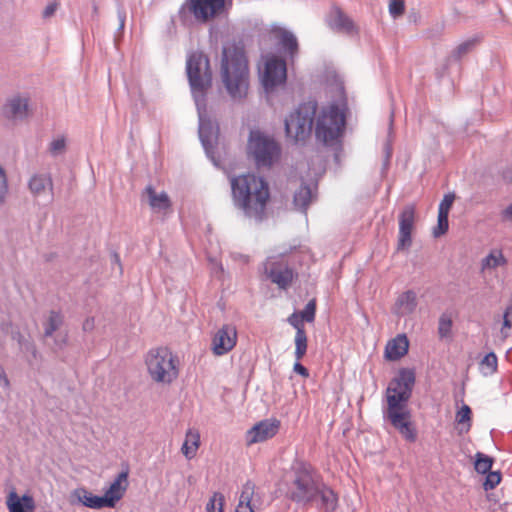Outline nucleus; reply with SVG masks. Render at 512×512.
I'll return each mask as SVG.
<instances>
[{
  "instance_id": "57",
  "label": "nucleus",
  "mask_w": 512,
  "mask_h": 512,
  "mask_svg": "<svg viewBox=\"0 0 512 512\" xmlns=\"http://www.w3.org/2000/svg\"><path fill=\"white\" fill-rule=\"evenodd\" d=\"M97 10H98L97 6H96V5H93V12H94V13H97Z\"/></svg>"
},
{
  "instance_id": "35",
  "label": "nucleus",
  "mask_w": 512,
  "mask_h": 512,
  "mask_svg": "<svg viewBox=\"0 0 512 512\" xmlns=\"http://www.w3.org/2000/svg\"><path fill=\"white\" fill-rule=\"evenodd\" d=\"M307 341H308V339H307L306 331L295 334L294 355H295L296 360H301L305 356V354L307 352Z\"/></svg>"
},
{
  "instance_id": "16",
  "label": "nucleus",
  "mask_w": 512,
  "mask_h": 512,
  "mask_svg": "<svg viewBox=\"0 0 512 512\" xmlns=\"http://www.w3.org/2000/svg\"><path fill=\"white\" fill-rule=\"evenodd\" d=\"M29 99L20 94L8 98L2 107V115L9 120H23L27 116Z\"/></svg>"
},
{
  "instance_id": "18",
  "label": "nucleus",
  "mask_w": 512,
  "mask_h": 512,
  "mask_svg": "<svg viewBox=\"0 0 512 512\" xmlns=\"http://www.w3.org/2000/svg\"><path fill=\"white\" fill-rule=\"evenodd\" d=\"M265 271L271 282L281 289H286L294 278L293 270L290 267H281L276 263H272L270 268L266 267Z\"/></svg>"
},
{
  "instance_id": "54",
  "label": "nucleus",
  "mask_w": 512,
  "mask_h": 512,
  "mask_svg": "<svg viewBox=\"0 0 512 512\" xmlns=\"http://www.w3.org/2000/svg\"><path fill=\"white\" fill-rule=\"evenodd\" d=\"M235 512H254L252 506H237Z\"/></svg>"
},
{
  "instance_id": "2",
  "label": "nucleus",
  "mask_w": 512,
  "mask_h": 512,
  "mask_svg": "<svg viewBox=\"0 0 512 512\" xmlns=\"http://www.w3.org/2000/svg\"><path fill=\"white\" fill-rule=\"evenodd\" d=\"M186 74L198 114V134L207 158L220 167L217 154L219 125L211 120L207 111V93L212 87L210 60L203 52L190 53L186 61Z\"/></svg>"
},
{
  "instance_id": "5",
  "label": "nucleus",
  "mask_w": 512,
  "mask_h": 512,
  "mask_svg": "<svg viewBox=\"0 0 512 512\" xmlns=\"http://www.w3.org/2000/svg\"><path fill=\"white\" fill-rule=\"evenodd\" d=\"M221 78L230 97H246L249 86L248 61L243 46L229 42L222 48Z\"/></svg>"
},
{
  "instance_id": "50",
  "label": "nucleus",
  "mask_w": 512,
  "mask_h": 512,
  "mask_svg": "<svg viewBox=\"0 0 512 512\" xmlns=\"http://www.w3.org/2000/svg\"><path fill=\"white\" fill-rule=\"evenodd\" d=\"M57 9V4L56 3H50L46 6V8L44 9L43 11V18H49L51 17L55 11Z\"/></svg>"
},
{
  "instance_id": "46",
  "label": "nucleus",
  "mask_w": 512,
  "mask_h": 512,
  "mask_svg": "<svg viewBox=\"0 0 512 512\" xmlns=\"http://www.w3.org/2000/svg\"><path fill=\"white\" fill-rule=\"evenodd\" d=\"M405 4L403 0H390L389 13L393 18H397L404 13Z\"/></svg>"
},
{
  "instance_id": "23",
  "label": "nucleus",
  "mask_w": 512,
  "mask_h": 512,
  "mask_svg": "<svg viewBox=\"0 0 512 512\" xmlns=\"http://www.w3.org/2000/svg\"><path fill=\"white\" fill-rule=\"evenodd\" d=\"M145 193L148 196L149 205L154 211L162 212L170 209L171 201L166 192L162 191L157 193L156 190L149 185L145 188Z\"/></svg>"
},
{
  "instance_id": "44",
  "label": "nucleus",
  "mask_w": 512,
  "mask_h": 512,
  "mask_svg": "<svg viewBox=\"0 0 512 512\" xmlns=\"http://www.w3.org/2000/svg\"><path fill=\"white\" fill-rule=\"evenodd\" d=\"M8 194V179L4 168L0 165V204H3Z\"/></svg>"
},
{
  "instance_id": "14",
  "label": "nucleus",
  "mask_w": 512,
  "mask_h": 512,
  "mask_svg": "<svg viewBox=\"0 0 512 512\" xmlns=\"http://www.w3.org/2000/svg\"><path fill=\"white\" fill-rule=\"evenodd\" d=\"M237 332L231 325H223L214 335L212 350L215 355L221 356L231 351L236 345Z\"/></svg>"
},
{
  "instance_id": "47",
  "label": "nucleus",
  "mask_w": 512,
  "mask_h": 512,
  "mask_svg": "<svg viewBox=\"0 0 512 512\" xmlns=\"http://www.w3.org/2000/svg\"><path fill=\"white\" fill-rule=\"evenodd\" d=\"M293 371L295 373L301 375L302 377H308L309 376L308 369L304 365L301 364L300 360H296V362L294 363Z\"/></svg>"
},
{
  "instance_id": "19",
  "label": "nucleus",
  "mask_w": 512,
  "mask_h": 512,
  "mask_svg": "<svg viewBox=\"0 0 512 512\" xmlns=\"http://www.w3.org/2000/svg\"><path fill=\"white\" fill-rule=\"evenodd\" d=\"M409 341L406 334H398L388 341L385 347V358L389 361H397L408 353Z\"/></svg>"
},
{
  "instance_id": "45",
  "label": "nucleus",
  "mask_w": 512,
  "mask_h": 512,
  "mask_svg": "<svg viewBox=\"0 0 512 512\" xmlns=\"http://www.w3.org/2000/svg\"><path fill=\"white\" fill-rule=\"evenodd\" d=\"M287 322L289 325H291L295 330L296 333L305 332L304 328V320L300 316L299 313L293 312L288 318Z\"/></svg>"
},
{
  "instance_id": "17",
  "label": "nucleus",
  "mask_w": 512,
  "mask_h": 512,
  "mask_svg": "<svg viewBox=\"0 0 512 512\" xmlns=\"http://www.w3.org/2000/svg\"><path fill=\"white\" fill-rule=\"evenodd\" d=\"M28 188L34 197L40 198L47 194L49 202H52L54 186L50 173H34L28 181Z\"/></svg>"
},
{
  "instance_id": "1",
  "label": "nucleus",
  "mask_w": 512,
  "mask_h": 512,
  "mask_svg": "<svg viewBox=\"0 0 512 512\" xmlns=\"http://www.w3.org/2000/svg\"><path fill=\"white\" fill-rule=\"evenodd\" d=\"M345 109L332 103L322 108L316 118L318 103L308 99L300 103L284 120L286 136L295 142L304 141L315 131V137L325 145H334L341 138L346 124Z\"/></svg>"
},
{
  "instance_id": "10",
  "label": "nucleus",
  "mask_w": 512,
  "mask_h": 512,
  "mask_svg": "<svg viewBox=\"0 0 512 512\" xmlns=\"http://www.w3.org/2000/svg\"><path fill=\"white\" fill-rule=\"evenodd\" d=\"M415 372L412 369L401 368L386 388V401L392 403H408L415 385Z\"/></svg>"
},
{
  "instance_id": "29",
  "label": "nucleus",
  "mask_w": 512,
  "mask_h": 512,
  "mask_svg": "<svg viewBox=\"0 0 512 512\" xmlns=\"http://www.w3.org/2000/svg\"><path fill=\"white\" fill-rule=\"evenodd\" d=\"M397 305L406 313H413L417 307V296L412 290L405 291L397 299Z\"/></svg>"
},
{
  "instance_id": "21",
  "label": "nucleus",
  "mask_w": 512,
  "mask_h": 512,
  "mask_svg": "<svg viewBox=\"0 0 512 512\" xmlns=\"http://www.w3.org/2000/svg\"><path fill=\"white\" fill-rule=\"evenodd\" d=\"M328 25L338 32L352 33L354 23L339 7H333L328 17Z\"/></svg>"
},
{
  "instance_id": "8",
  "label": "nucleus",
  "mask_w": 512,
  "mask_h": 512,
  "mask_svg": "<svg viewBox=\"0 0 512 512\" xmlns=\"http://www.w3.org/2000/svg\"><path fill=\"white\" fill-rule=\"evenodd\" d=\"M248 149L253 155L257 166H271L278 157L280 148L276 141L260 131H251L248 140Z\"/></svg>"
},
{
  "instance_id": "24",
  "label": "nucleus",
  "mask_w": 512,
  "mask_h": 512,
  "mask_svg": "<svg viewBox=\"0 0 512 512\" xmlns=\"http://www.w3.org/2000/svg\"><path fill=\"white\" fill-rule=\"evenodd\" d=\"M9 512H32L34 500L29 495L19 497L16 492H11L7 500Z\"/></svg>"
},
{
  "instance_id": "32",
  "label": "nucleus",
  "mask_w": 512,
  "mask_h": 512,
  "mask_svg": "<svg viewBox=\"0 0 512 512\" xmlns=\"http://www.w3.org/2000/svg\"><path fill=\"white\" fill-rule=\"evenodd\" d=\"M498 359L494 352L487 353L480 361V369L483 375H492L497 371Z\"/></svg>"
},
{
  "instance_id": "25",
  "label": "nucleus",
  "mask_w": 512,
  "mask_h": 512,
  "mask_svg": "<svg viewBox=\"0 0 512 512\" xmlns=\"http://www.w3.org/2000/svg\"><path fill=\"white\" fill-rule=\"evenodd\" d=\"M199 444V433L190 429L186 433V439L182 445L181 451L187 459H192L196 455Z\"/></svg>"
},
{
  "instance_id": "30",
  "label": "nucleus",
  "mask_w": 512,
  "mask_h": 512,
  "mask_svg": "<svg viewBox=\"0 0 512 512\" xmlns=\"http://www.w3.org/2000/svg\"><path fill=\"white\" fill-rule=\"evenodd\" d=\"M507 260L505 259L502 251L493 250L486 257H484L481 261V267L483 270L485 269H494L499 266L505 265Z\"/></svg>"
},
{
  "instance_id": "15",
  "label": "nucleus",
  "mask_w": 512,
  "mask_h": 512,
  "mask_svg": "<svg viewBox=\"0 0 512 512\" xmlns=\"http://www.w3.org/2000/svg\"><path fill=\"white\" fill-rule=\"evenodd\" d=\"M128 476L129 468L125 466L105 491L103 497L107 503V508H114L117 502L122 499L128 486Z\"/></svg>"
},
{
  "instance_id": "55",
  "label": "nucleus",
  "mask_w": 512,
  "mask_h": 512,
  "mask_svg": "<svg viewBox=\"0 0 512 512\" xmlns=\"http://www.w3.org/2000/svg\"><path fill=\"white\" fill-rule=\"evenodd\" d=\"M14 339H17L18 343L22 346L23 345V341H24V337L22 335H20V333H17L16 335L13 336Z\"/></svg>"
},
{
  "instance_id": "13",
  "label": "nucleus",
  "mask_w": 512,
  "mask_h": 512,
  "mask_svg": "<svg viewBox=\"0 0 512 512\" xmlns=\"http://www.w3.org/2000/svg\"><path fill=\"white\" fill-rule=\"evenodd\" d=\"M280 422L276 419H265L255 424L246 433L247 444H255L272 438L278 432Z\"/></svg>"
},
{
  "instance_id": "3",
  "label": "nucleus",
  "mask_w": 512,
  "mask_h": 512,
  "mask_svg": "<svg viewBox=\"0 0 512 512\" xmlns=\"http://www.w3.org/2000/svg\"><path fill=\"white\" fill-rule=\"evenodd\" d=\"M285 497L301 507H314L319 512H335L338 494L326 484L311 464L295 461L285 480Z\"/></svg>"
},
{
  "instance_id": "7",
  "label": "nucleus",
  "mask_w": 512,
  "mask_h": 512,
  "mask_svg": "<svg viewBox=\"0 0 512 512\" xmlns=\"http://www.w3.org/2000/svg\"><path fill=\"white\" fill-rule=\"evenodd\" d=\"M145 363L150 377L156 383L171 384L179 375L176 358L166 347L151 349Z\"/></svg>"
},
{
  "instance_id": "9",
  "label": "nucleus",
  "mask_w": 512,
  "mask_h": 512,
  "mask_svg": "<svg viewBox=\"0 0 512 512\" xmlns=\"http://www.w3.org/2000/svg\"><path fill=\"white\" fill-rule=\"evenodd\" d=\"M383 418L388 420L407 441L416 440V430L411 422L408 403H397L395 400L387 403V408L383 410Z\"/></svg>"
},
{
  "instance_id": "37",
  "label": "nucleus",
  "mask_w": 512,
  "mask_h": 512,
  "mask_svg": "<svg viewBox=\"0 0 512 512\" xmlns=\"http://www.w3.org/2000/svg\"><path fill=\"white\" fill-rule=\"evenodd\" d=\"M66 150V139L64 136H59L54 139L48 147V151L52 157H57L64 154Z\"/></svg>"
},
{
  "instance_id": "48",
  "label": "nucleus",
  "mask_w": 512,
  "mask_h": 512,
  "mask_svg": "<svg viewBox=\"0 0 512 512\" xmlns=\"http://www.w3.org/2000/svg\"><path fill=\"white\" fill-rule=\"evenodd\" d=\"M384 151H385V159H384V162H383V167L386 169L388 167V165H389L390 158H391V155H392V147H391V144L388 141L385 143Z\"/></svg>"
},
{
  "instance_id": "31",
  "label": "nucleus",
  "mask_w": 512,
  "mask_h": 512,
  "mask_svg": "<svg viewBox=\"0 0 512 512\" xmlns=\"http://www.w3.org/2000/svg\"><path fill=\"white\" fill-rule=\"evenodd\" d=\"M453 319L449 312H443L438 320V336L441 340L451 338Z\"/></svg>"
},
{
  "instance_id": "56",
  "label": "nucleus",
  "mask_w": 512,
  "mask_h": 512,
  "mask_svg": "<svg viewBox=\"0 0 512 512\" xmlns=\"http://www.w3.org/2000/svg\"><path fill=\"white\" fill-rule=\"evenodd\" d=\"M89 327H91V323H90V321H89V320H87V321L84 323L83 328H84V330H86V329H88Z\"/></svg>"
},
{
  "instance_id": "38",
  "label": "nucleus",
  "mask_w": 512,
  "mask_h": 512,
  "mask_svg": "<svg viewBox=\"0 0 512 512\" xmlns=\"http://www.w3.org/2000/svg\"><path fill=\"white\" fill-rule=\"evenodd\" d=\"M449 228L448 215L438 213L437 226L433 229V236L438 238L444 235Z\"/></svg>"
},
{
  "instance_id": "40",
  "label": "nucleus",
  "mask_w": 512,
  "mask_h": 512,
  "mask_svg": "<svg viewBox=\"0 0 512 512\" xmlns=\"http://www.w3.org/2000/svg\"><path fill=\"white\" fill-rule=\"evenodd\" d=\"M206 512H223V496L220 493H214L206 504Z\"/></svg>"
},
{
  "instance_id": "33",
  "label": "nucleus",
  "mask_w": 512,
  "mask_h": 512,
  "mask_svg": "<svg viewBox=\"0 0 512 512\" xmlns=\"http://www.w3.org/2000/svg\"><path fill=\"white\" fill-rule=\"evenodd\" d=\"M472 410L467 404H463L457 411L456 422L462 425L461 432H468L471 428Z\"/></svg>"
},
{
  "instance_id": "4",
  "label": "nucleus",
  "mask_w": 512,
  "mask_h": 512,
  "mask_svg": "<svg viewBox=\"0 0 512 512\" xmlns=\"http://www.w3.org/2000/svg\"><path fill=\"white\" fill-rule=\"evenodd\" d=\"M234 207L256 222L262 221L270 197L269 185L263 177L247 173L231 177Z\"/></svg>"
},
{
  "instance_id": "11",
  "label": "nucleus",
  "mask_w": 512,
  "mask_h": 512,
  "mask_svg": "<svg viewBox=\"0 0 512 512\" xmlns=\"http://www.w3.org/2000/svg\"><path fill=\"white\" fill-rule=\"evenodd\" d=\"M286 79L287 66L285 60L275 56L269 58L265 63L264 73L261 78L265 91H272L275 87L284 84Z\"/></svg>"
},
{
  "instance_id": "22",
  "label": "nucleus",
  "mask_w": 512,
  "mask_h": 512,
  "mask_svg": "<svg viewBox=\"0 0 512 512\" xmlns=\"http://www.w3.org/2000/svg\"><path fill=\"white\" fill-rule=\"evenodd\" d=\"M72 495L85 507L91 509H102L107 507V503L103 496L94 495L84 487L75 489Z\"/></svg>"
},
{
  "instance_id": "26",
  "label": "nucleus",
  "mask_w": 512,
  "mask_h": 512,
  "mask_svg": "<svg viewBox=\"0 0 512 512\" xmlns=\"http://www.w3.org/2000/svg\"><path fill=\"white\" fill-rule=\"evenodd\" d=\"M64 323V316L59 311H50L48 318L43 323L44 336L51 337Z\"/></svg>"
},
{
  "instance_id": "27",
  "label": "nucleus",
  "mask_w": 512,
  "mask_h": 512,
  "mask_svg": "<svg viewBox=\"0 0 512 512\" xmlns=\"http://www.w3.org/2000/svg\"><path fill=\"white\" fill-rule=\"evenodd\" d=\"M280 45L291 59H293L298 53V40L296 36L290 31L284 30L281 33Z\"/></svg>"
},
{
  "instance_id": "51",
  "label": "nucleus",
  "mask_w": 512,
  "mask_h": 512,
  "mask_svg": "<svg viewBox=\"0 0 512 512\" xmlns=\"http://www.w3.org/2000/svg\"><path fill=\"white\" fill-rule=\"evenodd\" d=\"M0 382H1V385L5 389L9 388V385H10L9 379L7 378V375L1 366H0Z\"/></svg>"
},
{
  "instance_id": "36",
  "label": "nucleus",
  "mask_w": 512,
  "mask_h": 512,
  "mask_svg": "<svg viewBox=\"0 0 512 512\" xmlns=\"http://www.w3.org/2000/svg\"><path fill=\"white\" fill-rule=\"evenodd\" d=\"M255 484L252 481H247L242 488L241 495L237 506H252V498L254 495Z\"/></svg>"
},
{
  "instance_id": "42",
  "label": "nucleus",
  "mask_w": 512,
  "mask_h": 512,
  "mask_svg": "<svg viewBox=\"0 0 512 512\" xmlns=\"http://www.w3.org/2000/svg\"><path fill=\"white\" fill-rule=\"evenodd\" d=\"M512 329V304L507 306L503 313V322L501 333L507 337L509 336V331Z\"/></svg>"
},
{
  "instance_id": "34",
  "label": "nucleus",
  "mask_w": 512,
  "mask_h": 512,
  "mask_svg": "<svg viewBox=\"0 0 512 512\" xmlns=\"http://www.w3.org/2000/svg\"><path fill=\"white\" fill-rule=\"evenodd\" d=\"M493 462L494 460L492 457L482 452H477L475 454L474 468L479 474H486L491 471Z\"/></svg>"
},
{
  "instance_id": "43",
  "label": "nucleus",
  "mask_w": 512,
  "mask_h": 512,
  "mask_svg": "<svg viewBox=\"0 0 512 512\" xmlns=\"http://www.w3.org/2000/svg\"><path fill=\"white\" fill-rule=\"evenodd\" d=\"M454 199H455L454 193L445 194L442 201L439 204L438 213L449 215V211L453 205Z\"/></svg>"
},
{
  "instance_id": "12",
  "label": "nucleus",
  "mask_w": 512,
  "mask_h": 512,
  "mask_svg": "<svg viewBox=\"0 0 512 512\" xmlns=\"http://www.w3.org/2000/svg\"><path fill=\"white\" fill-rule=\"evenodd\" d=\"M415 222V207L407 205L399 214V234L397 250H407L412 245V231Z\"/></svg>"
},
{
  "instance_id": "20",
  "label": "nucleus",
  "mask_w": 512,
  "mask_h": 512,
  "mask_svg": "<svg viewBox=\"0 0 512 512\" xmlns=\"http://www.w3.org/2000/svg\"><path fill=\"white\" fill-rule=\"evenodd\" d=\"M316 190V185L302 183L293 195L294 208L300 212L306 213L310 203L316 196Z\"/></svg>"
},
{
  "instance_id": "6",
  "label": "nucleus",
  "mask_w": 512,
  "mask_h": 512,
  "mask_svg": "<svg viewBox=\"0 0 512 512\" xmlns=\"http://www.w3.org/2000/svg\"><path fill=\"white\" fill-rule=\"evenodd\" d=\"M226 12L225 0H186L178 9L176 19L183 27H191L195 22L206 23Z\"/></svg>"
},
{
  "instance_id": "39",
  "label": "nucleus",
  "mask_w": 512,
  "mask_h": 512,
  "mask_svg": "<svg viewBox=\"0 0 512 512\" xmlns=\"http://www.w3.org/2000/svg\"><path fill=\"white\" fill-rule=\"evenodd\" d=\"M501 481V473L499 471H489L486 473L485 480L483 482L484 490L494 489Z\"/></svg>"
},
{
  "instance_id": "49",
  "label": "nucleus",
  "mask_w": 512,
  "mask_h": 512,
  "mask_svg": "<svg viewBox=\"0 0 512 512\" xmlns=\"http://www.w3.org/2000/svg\"><path fill=\"white\" fill-rule=\"evenodd\" d=\"M501 218L504 221L512 222V202L501 211Z\"/></svg>"
},
{
  "instance_id": "52",
  "label": "nucleus",
  "mask_w": 512,
  "mask_h": 512,
  "mask_svg": "<svg viewBox=\"0 0 512 512\" xmlns=\"http://www.w3.org/2000/svg\"><path fill=\"white\" fill-rule=\"evenodd\" d=\"M118 18H119V30H122L124 28V25H125V13L123 12H118Z\"/></svg>"
},
{
  "instance_id": "41",
  "label": "nucleus",
  "mask_w": 512,
  "mask_h": 512,
  "mask_svg": "<svg viewBox=\"0 0 512 512\" xmlns=\"http://www.w3.org/2000/svg\"><path fill=\"white\" fill-rule=\"evenodd\" d=\"M299 314L304 321L308 323L313 322L316 315V300H310Z\"/></svg>"
},
{
  "instance_id": "28",
  "label": "nucleus",
  "mask_w": 512,
  "mask_h": 512,
  "mask_svg": "<svg viewBox=\"0 0 512 512\" xmlns=\"http://www.w3.org/2000/svg\"><path fill=\"white\" fill-rule=\"evenodd\" d=\"M479 42L478 37L469 38L458 44L450 54V58L454 61H460L462 57L471 52Z\"/></svg>"
},
{
  "instance_id": "53",
  "label": "nucleus",
  "mask_w": 512,
  "mask_h": 512,
  "mask_svg": "<svg viewBox=\"0 0 512 512\" xmlns=\"http://www.w3.org/2000/svg\"><path fill=\"white\" fill-rule=\"evenodd\" d=\"M112 264H115L119 267V270L122 271L120 257L117 253L112 254Z\"/></svg>"
}]
</instances>
